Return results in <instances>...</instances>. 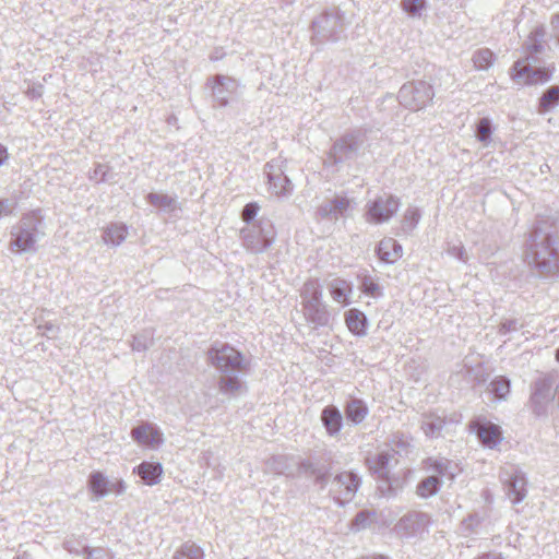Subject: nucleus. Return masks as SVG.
Segmentation results:
<instances>
[{"label":"nucleus","instance_id":"7c9ffc66","mask_svg":"<svg viewBox=\"0 0 559 559\" xmlns=\"http://www.w3.org/2000/svg\"><path fill=\"white\" fill-rule=\"evenodd\" d=\"M445 426V419L435 414H427L424 416L421 428L425 435L429 438H438Z\"/></svg>","mask_w":559,"mask_h":559},{"label":"nucleus","instance_id":"b1692460","mask_svg":"<svg viewBox=\"0 0 559 559\" xmlns=\"http://www.w3.org/2000/svg\"><path fill=\"white\" fill-rule=\"evenodd\" d=\"M133 473L141 478L143 484L153 486L160 481L163 466L158 462L144 461L134 467Z\"/></svg>","mask_w":559,"mask_h":559},{"label":"nucleus","instance_id":"79ce46f5","mask_svg":"<svg viewBox=\"0 0 559 559\" xmlns=\"http://www.w3.org/2000/svg\"><path fill=\"white\" fill-rule=\"evenodd\" d=\"M493 58V52L490 49L484 48L475 51L472 60L477 69L487 70L491 67Z\"/></svg>","mask_w":559,"mask_h":559},{"label":"nucleus","instance_id":"49530a36","mask_svg":"<svg viewBox=\"0 0 559 559\" xmlns=\"http://www.w3.org/2000/svg\"><path fill=\"white\" fill-rule=\"evenodd\" d=\"M360 289L364 294L373 298H379L383 295L380 285L370 276H365L362 278Z\"/></svg>","mask_w":559,"mask_h":559},{"label":"nucleus","instance_id":"6e6552de","mask_svg":"<svg viewBox=\"0 0 559 559\" xmlns=\"http://www.w3.org/2000/svg\"><path fill=\"white\" fill-rule=\"evenodd\" d=\"M205 85L211 90V97L214 107H227L236 102L240 96L239 82L228 75H211L206 79Z\"/></svg>","mask_w":559,"mask_h":559},{"label":"nucleus","instance_id":"4468645a","mask_svg":"<svg viewBox=\"0 0 559 559\" xmlns=\"http://www.w3.org/2000/svg\"><path fill=\"white\" fill-rule=\"evenodd\" d=\"M430 523L428 514L420 511H409L395 524L394 531L402 538L420 536Z\"/></svg>","mask_w":559,"mask_h":559},{"label":"nucleus","instance_id":"13d9d810","mask_svg":"<svg viewBox=\"0 0 559 559\" xmlns=\"http://www.w3.org/2000/svg\"><path fill=\"white\" fill-rule=\"evenodd\" d=\"M550 31H551V37L559 45V13L551 16Z\"/></svg>","mask_w":559,"mask_h":559},{"label":"nucleus","instance_id":"393cba45","mask_svg":"<svg viewBox=\"0 0 559 559\" xmlns=\"http://www.w3.org/2000/svg\"><path fill=\"white\" fill-rule=\"evenodd\" d=\"M344 414L348 421L354 425L362 423L369 414V408L365 401L352 397L344 405Z\"/></svg>","mask_w":559,"mask_h":559},{"label":"nucleus","instance_id":"7ed1b4c3","mask_svg":"<svg viewBox=\"0 0 559 559\" xmlns=\"http://www.w3.org/2000/svg\"><path fill=\"white\" fill-rule=\"evenodd\" d=\"M525 259L539 276L549 277L559 273V252L550 233L536 226L526 240Z\"/></svg>","mask_w":559,"mask_h":559},{"label":"nucleus","instance_id":"0eeeda50","mask_svg":"<svg viewBox=\"0 0 559 559\" xmlns=\"http://www.w3.org/2000/svg\"><path fill=\"white\" fill-rule=\"evenodd\" d=\"M433 96L432 85L423 80L404 83L397 93L399 103L413 111L426 108L432 102Z\"/></svg>","mask_w":559,"mask_h":559},{"label":"nucleus","instance_id":"a19ab883","mask_svg":"<svg viewBox=\"0 0 559 559\" xmlns=\"http://www.w3.org/2000/svg\"><path fill=\"white\" fill-rule=\"evenodd\" d=\"M401 5L408 16L417 19H420L427 10L426 0H402Z\"/></svg>","mask_w":559,"mask_h":559},{"label":"nucleus","instance_id":"412c9836","mask_svg":"<svg viewBox=\"0 0 559 559\" xmlns=\"http://www.w3.org/2000/svg\"><path fill=\"white\" fill-rule=\"evenodd\" d=\"M376 253L380 261L393 264L402 257L403 248L395 239L386 237L378 243Z\"/></svg>","mask_w":559,"mask_h":559},{"label":"nucleus","instance_id":"3c124183","mask_svg":"<svg viewBox=\"0 0 559 559\" xmlns=\"http://www.w3.org/2000/svg\"><path fill=\"white\" fill-rule=\"evenodd\" d=\"M109 169L108 165L96 164L90 174V179L95 180L97 183L106 182L110 179V177H108Z\"/></svg>","mask_w":559,"mask_h":559},{"label":"nucleus","instance_id":"4d7b16f0","mask_svg":"<svg viewBox=\"0 0 559 559\" xmlns=\"http://www.w3.org/2000/svg\"><path fill=\"white\" fill-rule=\"evenodd\" d=\"M127 489L126 483L122 479H115L109 484V492L122 495Z\"/></svg>","mask_w":559,"mask_h":559},{"label":"nucleus","instance_id":"e433bc0d","mask_svg":"<svg viewBox=\"0 0 559 559\" xmlns=\"http://www.w3.org/2000/svg\"><path fill=\"white\" fill-rule=\"evenodd\" d=\"M173 559H204V551L197 544L186 542L176 550Z\"/></svg>","mask_w":559,"mask_h":559},{"label":"nucleus","instance_id":"c85d7f7f","mask_svg":"<svg viewBox=\"0 0 559 559\" xmlns=\"http://www.w3.org/2000/svg\"><path fill=\"white\" fill-rule=\"evenodd\" d=\"M559 105V85L549 86L544 91L538 102V112L547 114Z\"/></svg>","mask_w":559,"mask_h":559},{"label":"nucleus","instance_id":"a878e982","mask_svg":"<svg viewBox=\"0 0 559 559\" xmlns=\"http://www.w3.org/2000/svg\"><path fill=\"white\" fill-rule=\"evenodd\" d=\"M132 438L140 444L155 447L162 442L159 432L151 424L134 427L131 430Z\"/></svg>","mask_w":559,"mask_h":559},{"label":"nucleus","instance_id":"cd10ccee","mask_svg":"<svg viewBox=\"0 0 559 559\" xmlns=\"http://www.w3.org/2000/svg\"><path fill=\"white\" fill-rule=\"evenodd\" d=\"M128 235V228L121 223H111L108 225L103 234V239L106 243L119 246Z\"/></svg>","mask_w":559,"mask_h":559},{"label":"nucleus","instance_id":"9d476101","mask_svg":"<svg viewBox=\"0 0 559 559\" xmlns=\"http://www.w3.org/2000/svg\"><path fill=\"white\" fill-rule=\"evenodd\" d=\"M555 379L550 374H545L536 379L531 389L530 407L537 417H545L548 408L556 396L554 389Z\"/></svg>","mask_w":559,"mask_h":559},{"label":"nucleus","instance_id":"e2e57ef3","mask_svg":"<svg viewBox=\"0 0 559 559\" xmlns=\"http://www.w3.org/2000/svg\"><path fill=\"white\" fill-rule=\"evenodd\" d=\"M64 548H66L69 552H71V554H76V555H80V554H81V552H80V550H79L76 547H74V546L72 545V542H69V540H68V542H66V543H64Z\"/></svg>","mask_w":559,"mask_h":559},{"label":"nucleus","instance_id":"5701e85b","mask_svg":"<svg viewBox=\"0 0 559 559\" xmlns=\"http://www.w3.org/2000/svg\"><path fill=\"white\" fill-rule=\"evenodd\" d=\"M305 318L314 328L326 326L330 322V313L322 300L302 305Z\"/></svg>","mask_w":559,"mask_h":559},{"label":"nucleus","instance_id":"bb28decb","mask_svg":"<svg viewBox=\"0 0 559 559\" xmlns=\"http://www.w3.org/2000/svg\"><path fill=\"white\" fill-rule=\"evenodd\" d=\"M345 322L353 334L357 336H365L367 334L368 320L362 311L356 308L349 309L345 313Z\"/></svg>","mask_w":559,"mask_h":559},{"label":"nucleus","instance_id":"09e8293b","mask_svg":"<svg viewBox=\"0 0 559 559\" xmlns=\"http://www.w3.org/2000/svg\"><path fill=\"white\" fill-rule=\"evenodd\" d=\"M259 211H260V206L257 202H249L243 206V209L240 213V217H241L242 222L246 223V226L252 225L254 222L258 221V219H255V217H257Z\"/></svg>","mask_w":559,"mask_h":559},{"label":"nucleus","instance_id":"f8f14e48","mask_svg":"<svg viewBox=\"0 0 559 559\" xmlns=\"http://www.w3.org/2000/svg\"><path fill=\"white\" fill-rule=\"evenodd\" d=\"M333 487L330 493L333 500L344 507L350 502L361 486V478L353 471H346L337 474L332 481Z\"/></svg>","mask_w":559,"mask_h":559},{"label":"nucleus","instance_id":"6ab92c4d","mask_svg":"<svg viewBox=\"0 0 559 559\" xmlns=\"http://www.w3.org/2000/svg\"><path fill=\"white\" fill-rule=\"evenodd\" d=\"M366 463L372 474L379 479L392 472V468L397 464V460L391 451H381L373 457H368Z\"/></svg>","mask_w":559,"mask_h":559},{"label":"nucleus","instance_id":"5fc2aeb1","mask_svg":"<svg viewBox=\"0 0 559 559\" xmlns=\"http://www.w3.org/2000/svg\"><path fill=\"white\" fill-rule=\"evenodd\" d=\"M15 209V202L10 199H1L0 200V217L9 216L13 214Z\"/></svg>","mask_w":559,"mask_h":559},{"label":"nucleus","instance_id":"aec40b11","mask_svg":"<svg viewBox=\"0 0 559 559\" xmlns=\"http://www.w3.org/2000/svg\"><path fill=\"white\" fill-rule=\"evenodd\" d=\"M320 420L330 437H336L343 428V415L335 405L325 406L321 411Z\"/></svg>","mask_w":559,"mask_h":559},{"label":"nucleus","instance_id":"2f4dec72","mask_svg":"<svg viewBox=\"0 0 559 559\" xmlns=\"http://www.w3.org/2000/svg\"><path fill=\"white\" fill-rule=\"evenodd\" d=\"M331 467L329 465L313 462L311 460H300L298 463V473L311 476L314 479L319 476L330 474Z\"/></svg>","mask_w":559,"mask_h":559},{"label":"nucleus","instance_id":"423d86ee","mask_svg":"<svg viewBox=\"0 0 559 559\" xmlns=\"http://www.w3.org/2000/svg\"><path fill=\"white\" fill-rule=\"evenodd\" d=\"M242 247L252 254L265 252L276 239V229L271 219L261 217L252 225L239 230Z\"/></svg>","mask_w":559,"mask_h":559},{"label":"nucleus","instance_id":"dca6fc26","mask_svg":"<svg viewBox=\"0 0 559 559\" xmlns=\"http://www.w3.org/2000/svg\"><path fill=\"white\" fill-rule=\"evenodd\" d=\"M471 430L476 433L480 442L490 449L496 448L502 441V429L499 425L477 418L471 423Z\"/></svg>","mask_w":559,"mask_h":559},{"label":"nucleus","instance_id":"052dcab7","mask_svg":"<svg viewBox=\"0 0 559 559\" xmlns=\"http://www.w3.org/2000/svg\"><path fill=\"white\" fill-rule=\"evenodd\" d=\"M330 476H331V473L319 476L318 478L314 479V483L318 484L321 489H324L329 483Z\"/></svg>","mask_w":559,"mask_h":559},{"label":"nucleus","instance_id":"c03bdc74","mask_svg":"<svg viewBox=\"0 0 559 559\" xmlns=\"http://www.w3.org/2000/svg\"><path fill=\"white\" fill-rule=\"evenodd\" d=\"M427 463L429 464V468L436 472L440 478L442 476H449L451 479L454 477L453 473L449 472L450 461L445 459H428Z\"/></svg>","mask_w":559,"mask_h":559},{"label":"nucleus","instance_id":"8fccbe9b","mask_svg":"<svg viewBox=\"0 0 559 559\" xmlns=\"http://www.w3.org/2000/svg\"><path fill=\"white\" fill-rule=\"evenodd\" d=\"M374 513H370L367 510L358 512L353 520V527L356 531L365 530L371 525V515Z\"/></svg>","mask_w":559,"mask_h":559},{"label":"nucleus","instance_id":"603ef678","mask_svg":"<svg viewBox=\"0 0 559 559\" xmlns=\"http://www.w3.org/2000/svg\"><path fill=\"white\" fill-rule=\"evenodd\" d=\"M82 554L86 557V559H107L108 558V551L102 547L91 548L88 546H83Z\"/></svg>","mask_w":559,"mask_h":559},{"label":"nucleus","instance_id":"9b49d317","mask_svg":"<svg viewBox=\"0 0 559 559\" xmlns=\"http://www.w3.org/2000/svg\"><path fill=\"white\" fill-rule=\"evenodd\" d=\"M499 477L510 501L513 504L521 503L527 495V478L525 473L511 465L501 468Z\"/></svg>","mask_w":559,"mask_h":559},{"label":"nucleus","instance_id":"1a4fd4ad","mask_svg":"<svg viewBox=\"0 0 559 559\" xmlns=\"http://www.w3.org/2000/svg\"><path fill=\"white\" fill-rule=\"evenodd\" d=\"M366 141V134L361 130H353L333 143L329 152V160L332 165L342 164L358 156Z\"/></svg>","mask_w":559,"mask_h":559},{"label":"nucleus","instance_id":"ddd939ff","mask_svg":"<svg viewBox=\"0 0 559 559\" xmlns=\"http://www.w3.org/2000/svg\"><path fill=\"white\" fill-rule=\"evenodd\" d=\"M401 201L392 194H384L367 203V221L373 224H382L390 221L399 211Z\"/></svg>","mask_w":559,"mask_h":559},{"label":"nucleus","instance_id":"338daca9","mask_svg":"<svg viewBox=\"0 0 559 559\" xmlns=\"http://www.w3.org/2000/svg\"><path fill=\"white\" fill-rule=\"evenodd\" d=\"M556 359L559 361V347L556 350Z\"/></svg>","mask_w":559,"mask_h":559},{"label":"nucleus","instance_id":"de8ad7c7","mask_svg":"<svg viewBox=\"0 0 559 559\" xmlns=\"http://www.w3.org/2000/svg\"><path fill=\"white\" fill-rule=\"evenodd\" d=\"M152 345V334L144 331L143 333L133 335L131 343L132 350L145 352Z\"/></svg>","mask_w":559,"mask_h":559},{"label":"nucleus","instance_id":"f257e3e1","mask_svg":"<svg viewBox=\"0 0 559 559\" xmlns=\"http://www.w3.org/2000/svg\"><path fill=\"white\" fill-rule=\"evenodd\" d=\"M546 27L543 24L536 25L523 43L525 56L515 61L510 69L512 80L518 84L535 85L548 82L556 68L554 63L546 64L539 56L547 47Z\"/></svg>","mask_w":559,"mask_h":559},{"label":"nucleus","instance_id":"bf43d9fd","mask_svg":"<svg viewBox=\"0 0 559 559\" xmlns=\"http://www.w3.org/2000/svg\"><path fill=\"white\" fill-rule=\"evenodd\" d=\"M9 159V152L7 146L0 143V167L4 165Z\"/></svg>","mask_w":559,"mask_h":559},{"label":"nucleus","instance_id":"0e129e2a","mask_svg":"<svg viewBox=\"0 0 559 559\" xmlns=\"http://www.w3.org/2000/svg\"><path fill=\"white\" fill-rule=\"evenodd\" d=\"M29 95H31L32 98H35V97H39L40 93L38 91H36V90H32L29 92Z\"/></svg>","mask_w":559,"mask_h":559},{"label":"nucleus","instance_id":"4c0bfd02","mask_svg":"<svg viewBox=\"0 0 559 559\" xmlns=\"http://www.w3.org/2000/svg\"><path fill=\"white\" fill-rule=\"evenodd\" d=\"M510 380L504 376H498L489 383L488 390L499 400H504L510 392Z\"/></svg>","mask_w":559,"mask_h":559},{"label":"nucleus","instance_id":"864d4df0","mask_svg":"<svg viewBox=\"0 0 559 559\" xmlns=\"http://www.w3.org/2000/svg\"><path fill=\"white\" fill-rule=\"evenodd\" d=\"M522 326L516 319H508L500 324L499 334L506 335L508 333L518 331Z\"/></svg>","mask_w":559,"mask_h":559},{"label":"nucleus","instance_id":"ea45409f","mask_svg":"<svg viewBox=\"0 0 559 559\" xmlns=\"http://www.w3.org/2000/svg\"><path fill=\"white\" fill-rule=\"evenodd\" d=\"M146 200L151 205L164 211L173 210L176 205V199L165 193L151 192L147 194Z\"/></svg>","mask_w":559,"mask_h":559},{"label":"nucleus","instance_id":"680f3d73","mask_svg":"<svg viewBox=\"0 0 559 559\" xmlns=\"http://www.w3.org/2000/svg\"><path fill=\"white\" fill-rule=\"evenodd\" d=\"M225 57V52L223 51L222 48H216L210 56V59L212 61H217V60H221Z\"/></svg>","mask_w":559,"mask_h":559},{"label":"nucleus","instance_id":"69168bd1","mask_svg":"<svg viewBox=\"0 0 559 559\" xmlns=\"http://www.w3.org/2000/svg\"><path fill=\"white\" fill-rule=\"evenodd\" d=\"M367 559H389V558L384 557V556H374V557L367 558Z\"/></svg>","mask_w":559,"mask_h":559},{"label":"nucleus","instance_id":"4be33fe9","mask_svg":"<svg viewBox=\"0 0 559 559\" xmlns=\"http://www.w3.org/2000/svg\"><path fill=\"white\" fill-rule=\"evenodd\" d=\"M349 207V200L344 197H335L322 203L317 213L322 219H337Z\"/></svg>","mask_w":559,"mask_h":559},{"label":"nucleus","instance_id":"473e14b6","mask_svg":"<svg viewBox=\"0 0 559 559\" xmlns=\"http://www.w3.org/2000/svg\"><path fill=\"white\" fill-rule=\"evenodd\" d=\"M495 127L489 118L484 117L477 120L475 123V136L483 143L484 146H488L492 142V134Z\"/></svg>","mask_w":559,"mask_h":559},{"label":"nucleus","instance_id":"f03ea898","mask_svg":"<svg viewBox=\"0 0 559 559\" xmlns=\"http://www.w3.org/2000/svg\"><path fill=\"white\" fill-rule=\"evenodd\" d=\"M207 359L221 373V393L234 395L241 390L242 382L239 376L245 369V359L239 350L227 343H215L207 349Z\"/></svg>","mask_w":559,"mask_h":559},{"label":"nucleus","instance_id":"a211bd4d","mask_svg":"<svg viewBox=\"0 0 559 559\" xmlns=\"http://www.w3.org/2000/svg\"><path fill=\"white\" fill-rule=\"evenodd\" d=\"M406 473V471L397 473L390 472L379 478L378 491L380 495L388 499L396 497L404 487Z\"/></svg>","mask_w":559,"mask_h":559},{"label":"nucleus","instance_id":"c756f323","mask_svg":"<svg viewBox=\"0 0 559 559\" xmlns=\"http://www.w3.org/2000/svg\"><path fill=\"white\" fill-rule=\"evenodd\" d=\"M109 484L110 480L102 472H93L88 476L90 490L97 499L109 493Z\"/></svg>","mask_w":559,"mask_h":559},{"label":"nucleus","instance_id":"58836bf2","mask_svg":"<svg viewBox=\"0 0 559 559\" xmlns=\"http://www.w3.org/2000/svg\"><path fill=\"white\" fill-rule=\"evenodd\" d=\"M390 450L392 454L406 455L412 448L409 439L402 433H394L390 439Z\"/></svg>","mask_w":559,"mask_h":559},{"label":"nucleus","instance_id":"72a5a7b5","mask_svg":"<svg viewBox=\"0 0 559 559\" xmlns=\"http://www.w3.org/2000/svg\"><path fill=\"white\" fill-rule=\"evenodd\" d=\"M441 485L442 481L439 476H428L418 483L416 492L421 498H430L440 490Z\"/></svg>","mask_w":559,"mask_h":559},{"label":"nucleus","instance_id":"f3484780","mask_svg":"<svg viewBox=\"0 0 559 559\" xmlns=\"http://www.w3.org/2000/svg\"><path fill=\"white\" fill-rule=\"evenodd\" d=\"M300 460L293 455L278 454L270 457L266 466L274 474L297 477L299 476L298 463Z\"/></svg>","mask_w":559,"mask_h":559},{"label":"nucleus","instance_id":"6e6d98bb","mask_svg":"<svg viewBox=\"0 0 559 559\" xmlns=\"http://www.w3.org/2000/svg\"><path fill=\"white\" fill-rule=\"evenodd\" d=\"M449 253L462 262L467 261V253L462 245L452 246L451 248H449Z\"/></svg>","mask_w":559,"mask_h":559},{"label":"nucleus","instance_id":"2eb2a0df","mask_svg":"<svg viewBox=\"0 0 559 559\" xmlns=\"http://www.w3.org/2000/svg\"><path fill=\"white\" fill-rule=\"evenodd\" d=\"M264 175L266 176L270 190L277 197L289 195L293 191L290 179L284 174L281 166L274 162L264 165Z\"/></svg>","mask_w":559,"mask_h":559},{"label":"nucleus","instance_id":"a18cd8bd","mask_svg":"<svg viewBox=\"0 0 559 559\" xmlns=\"http://www.w3.org/2000/svg\"><path fill=\"white\" fill-rule=\"evenodd\" d=\"M36 328L38 330V333L43 336H46L48 338H55L57 337L60 329L57 324L50 322V321H44L41 317L35 319Z\"/></svg>","mask_w":559,"mask_h":559},{"label":"nucleus","instance_id":"c9c22d12","mask_svg":"<svg viewBox=\"0 0 559 559\" xmlns=\"http://www.w3.org/2000/svg\"><path fill=\"white\" fill-rule=\"evenodd\" d=\"M329 288L331 296L335 301L345 305L349 302L348 293L350 292V286L345 280H332L331 283L329 284Z\"/></svg>","mask_w":559,"mask_h":559},{"label":"nucleus","instance_id":"20e7f679","mask_svg":"<svg viewBox=\"0 0 559 559\" xmlns=\"http://www.w3.org/2000/svg\"><path fill=\"white\" fill-rule=\"evenodd\" d=\"M46 235L39 210L23 214L10 231L9 250L14 254L35 253L37 242Z\"/></svg>","mask_w":559,"mask_h":559},{"label":"nucleus","instance_id":"f704fd0d","mask_svg":"<svg viewBox=\"0 0 559 559\" xmlns=\"http://www.w3.org/2000/svg\"><path fill=\"white\" fill-rule=\"evenodd\" d=\"M301 305L322 300V289L318 280L307 281L300 292Z\"/></svg>","mask_w":559,"mask_h":559},{"label":"nucleus","instance_id":"39448f33","mask_svg":"<svg viewBox=\"0 0 559 559\" xmlns=\"http://www.w3.org/2000/svg\"><path fill=\"white\" fill-rule=\"evenodd\" d=\"M311 41L313 45H322L326 41L336 43L346 37L347 23L345 13L340 9H331L321 13L312 21Z\"/></svg>","mask_w":559,"mask_h":559},{"label":"nucleus","instance_id":"37998d69","mask_svg":"<svg viewBox=\"0 0 559 559\" xmlns=\"http://www.w3.org/2000/svg\"><path fill=\"white\" fill-rule=\"evenodd\" d=\"M420 216V211L417 207L409 206L404 213L402 229L405 233H412L416 228Z\"/></svg>","mask_w":559,"mask_h":559}]
</instances>
